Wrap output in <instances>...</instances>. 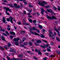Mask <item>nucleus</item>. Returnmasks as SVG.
<instances>
[{
  "instance_id": "f257e3e1",
  "label": "nucleus",
  "mask_w": 60,
  "mask_h": 60,
  "mask_svg": "<svg viewBox=\"0 0 60 60\" xmlns=\"http://www.w3.org/2000/svg\"><path fill=\"white\" fill-rule=\"evenodd\" d=\"M38 4H39V5H41V6H45L44 4H48L47 2L44 1H43L42 3L41 2H42V1L41 0H38Z\"/></svg>"
},
{
  "instance_id": "f03ea898",
  "label": "nucleus",
  "mask_w": 60,
  "mask_h": 60,
  "mask_svg": "<svg viewBox=\"0 0 60 60\" xmlns=\"http://www.w3.org/2000/svg\"><path fill=\"white\" fill-rule=\"evenodd\" d=\"M4 9H5L6 14L7 15H10L9 13L8 12V11H10L11 12H12V11H11V9H10L9 8H6V7H4Z\"/></svg>"
},
{
  "instance_id": "7ed1b4c3",
  "label": "nucleus",
  "mask_w": 60,
  "mask_h": 60,
  "mask_svg": "<svg viewBox=\"0 0 60 60\" xmlns=\"http://www.w3.org/2000/svg\"><path fill=\"white\" fill-rule=\"evenodd\" d=\"M46 17L49 20V19H57L56 18V17H54V16L52 15V17H49L48 15H46Z\"/></svg>"
},
{
  "instance_id": "20e7f679",
  "label": "nucleus",
  "mask_w": 60,
  "mask_h": 60,
  "mask_svg": "<svg viewBox=\"0 0 60 60\" xmlns=\"http://www.w3.org/2000/svg\"><path fill=\"white\" fill-rule=\"evenodd\" d=\"M46 11L47 12H49V13H50L52 15H53V13L54 15H55V13H54V12L53 10L50 8L47 9Z\"/></svg>"
},
{
  "instance_id": "39448f33",
  "label": "nucleus",
  "mask_w": 60,
  "mask_h": 60,
  "mask_svg": "<svg viewBox=\"0 0 60 60\" xmlns=\"http://www.w3.org/2000/svg\"><path fill=\"white\" fill-rule=\"evenodd\" d=\"M49 45L48 44H47L46 45H45L44 46H43L42 45H41L40 47L41 48H43V49H45L46 47H48V46H49Z\"/></svg>"
},
{
  "instance_id": "423d86ee",
  "label": "nucleus",
  "mask_w": 60,
  "mask_h": 60,
  "mask_svg": "<svg viewBox=\"0 0 60 60\" xmlns=\"http://www.w3.org/2000/svg\"><path fill=\"white\" fill-rule=\"evenodd\" d=\"M30 31L31 32V34H34L36 35H38V36H40V34H37V33L34 32L33 31H32L31 30H30Z\"/></svg>"
},
{
  "instance_id": "0eeeda50",
  "label": "nucleus",
  "mask_w": 60,
  "mask_h": 60,
  "mask_svg": "<svg viewBox=\"0 0 60 60\" xmlns=\"http://www.w3.org/2000/svg\"><path fill=\"white\" fill-rule=\"evenodd\" d=\"M41 12L42 15H44V9L43 8H41Z\"/></svg>"
},
{
  "instance_id": "6e6552de",
  "label": "nucleus",
  "mask_w": 60,
  "mask_h": 60,
  "mask_svg": "<svg viewBox=\"0 0 60 60\" xmlns=\"http://www.w3.org/2000/svg\"><path fill=\"white\" fill-rule=\"evenodd\" d=\"M19 40H20V38H15L14 39V41H19Z\"/></svg>"
},
{
  "instance_id": "1a4fd4ad",
  "label": "nucleus",
  "mask_w": 60,
  "mask_h": 60,
  "mask_svg": "<svg viewBox=\"0 0 60 60\" xmlns=\"http://www.w3.org/2000/svg\"><path fill=\"white\" fill-rule=\"evenodd\" d=\"M10 34H11V35H15L16 34H15V33L13 32L10 31Z\"/></svg>"
},
{
  "instance_id": "9d476101",
  "label": "nucleus",
  "mask_w": 60,
  "mask_h": 60,
  "mask_svg": "<svg viewBox=\"0 0 60 60\" xmlns=\"http://www.w3.org/2000/svg\"><path fill=\"white\" fill-rule=\"evenodd\" d=\"M9 18L10 19H11L10 21L11 22V23H12V24H13V22H12V20H13V18L11 16H10V17H9Z\"/></svg>"
},
{
  "instance_id": "9b49d317",
  "label": "nucleus",
  "mask_w": 60,
  "mask_h": 60,
  "mask_svg": "<svg viewBox=\"0 0 60 60\" xmlns=\"http://www.w3.org/2000/svg\"><path fill=\"white\" fill-rule=\"evenodd\" d=\"M3 22L4 23H5V21H6V20H5V17H3Z\"/></svg>"
},
{
  "instance_id": "f8f14e48",
  "label": "nucleus",
  "mask_w": 60,
  "mask_h": 60,
  "mask_svg": "<svg viewBox=\"0 0 60 60\" xmlns=\"http://www.w3.org/2000/svg\"><path fill=\"white\" fill-rule=\"evenodd\" d=\"M1 38L2 40H3V41H5L6 40L5 39V38H4V36H2L1 37Z\"/></svg>"
},
{
  "instance_id": "ddd939ff",
  "label": "nucleus",
  "mask_w": 60,
  "mask_h": 60,
  "mask_svg": "<svg viewBox=\"0 0 60 60\" xmlns=\"http://www.w3.org/2000/svg\"><path fill=\"white\" fill-rule=\"evenodd\" d=\"M55 29H54V30L55 31H56L57 33H58V34H59L60 33V32H59V31L56 28V27H55Z\"/></svg>"
},
{
  "instance_id": "4468645a",
  "label": "nucleus",
  "mask_w": 60,
  "mask_h": 60,
  "mask_svg": "<svg viewBox=\"0 0 60 60\" xmlns=\"http://www.w3.org/2000/svg\"><path fill=\"white\" fill-rule=\"evenodd\" d=\"M37 42L38 43H42V41L41 40H37Z\"/></svg>"
},
{
  "instance_id": "2eb2a0df",
  "label": "nucleus",
  "mask_w": 60,
  "mask_h": 60,
  "mask_svg": "<svg viewBox=\"0 0 60 60\" xmlns=\"http://www.w3.org/2000/svg\"><path fill=\"white\" fill-rule=\"evenodd\" d=\"M49 37H51V34H53V32H51V31H49Z\"/></svg>"
},
{
  "instance_id": "dca6fc26",
  "label": "nucleus",
  "mask_w": 60,
  "mask_h": 60,
  "mask_svg": "<svg viewBox=\"0 0 60 60\" xmlns=\"http://www.w3.org/2000/svg\"><path fill=\"white\" fill-rule=\"evenodd\" d=\"M10 52H15V51H14V49H11V48H10Z\"/></svg>"
},
{
  "instance_id": "f3484780",
  "label": "nucleus",
  "mask_w": 60,
  "mask_h": 60,
  "mask_svg": "<svg viewBox=\"0 0 60 60\" xmlns=\"http://www.w3.org/2000/svg\"><path fill=\"white\" fill-rule=\"evenodd\" d=\"M7 27H8V28H7V30H11V28H10V25H8L7 26Z\"/></svg>"
},
{
  "instance_id": "a211bd4d",
  "label": "nucleus",
  "mask_w": 60,
  "mask_h": 60,
  "mask_svg": "<svg viewBox=\"0 0 60 60\" xmlns=\"http://www.w3.org/2000/svg\"><path fill=\"white\" fill-rule=\"evenodd\" d=\"M40 36L41 38H45L44 36L43 35V34H41L40 35Z\"/></svg>"
},
{
  "instance_id": "6ab92c4d",
  "label": "nucleus",
  "mask_w": 60,
  "mask_h": 60,
  "mask_svg": "<svg viewBox=\"0 0 60 60\" xmlns=\"http://www.w3.org/2000/svg\"><path fill=\"white\" fill-rule=\"evenodd\" d=\"M8 6H10L11 7H12V8H13L14 7V6L12 5V4H8Z\"/></svg>"
},
{
  "instance_id": "aec40b11",
  "label": "nucleus",
  "mask_w": 60,
  "mask_h": 60,
  "mask_svg": "<svg viewBox=\"0 0 60 60\" xmlns=\"http://www.w3.org/2000/svg\"><path fill=\"white\" fill-rule=\"evenodd\" d=\"M45 8H51V6L49 5L48 6H45Z\"/></svg>"
},
{
  "instance_id": "412c9836",
  "label": "nucleus",
  "mask_w": 60,
  "mask_h": 60,
  "mask_svg": "<svg viewBox=\"0 0 60 60\" xmlns=\"http://www.w3.org/2000/svg\"><path fill=\"white\" fill-rule=\"evenodd\" d=\"M32 42H29V45L30 46H32Z\"/></svg>"
},
{
  "instance_id": "4be33fe9",
  "label": "nucleus",
  "mask_w": 60,
  "mask_h": 60,
  "mask_svg": "<svg viewBox=\"0 0 60 60\" xmlns=\"http://www.w3.org/2000/svg\"><path fill=\"white\" fill-rule=\"evenodd\" d=\"M35 45L36 46H40V44H37V43L36 42H35L34 43Z\"/></svg>"
},
{
  "instance_id": "5701e85b",
  "label": "nucleus",
  "mask_w": 60,
  "mask_h": 60,
  "mask_svg": "<svg viewBox=\"0 0 60 60\" xmlns=\"http://www.w3.org/2000/svg\"><path fill=\"white\" fill-rule=\"evenodd\" d=\"M18 42H18V41H16V42H15L14 43V44H15V45H17V46H19Z\"/></svg>"
},
{
  "instance_id": "b1692460",
  "label": "nucleus",
  "mask_w": 60,
  "mask_h": 60,
  "mask_svg": "<svg viewBox=\"0 0 60 60\" xmlns=\"http://www.w3.org/2000/svg\"><path fill=\"white\" fill-rule=\"evenodd\" d=\"M56 39L57 41H60V39H59V38L58 37H56Z\"/></svg>"
},
{
  "instance_id": "393cba45",
  "label": "nucleus",
  "mask_w": 60,
  "mask_h": 60,
  "mask_svg": "<svg viewBox=\"0 0 60 60\" xmlns=\"http://www.w3.org/2000/svg\"><path fill=\"white\" fill-rule=\"evenodd\" d=\"M29 21L30 22V23H32L33 22V20L31 19H29Z\"/></svg>"
},
{
  "instance_id": "a878e982",
  "label": "nucleus",
  "mask_w": 60,
  "mask_h": 60,
  "mask_svg": "<svg viewBox=\"0 0 60 60\" xmlns=\"http://www.w3.org/2000/svg\"><path fill=\"white\" fill-rule=\"evenodd\" d=\"M0 31H2V32H5V30L4 29H0Z\"/></svg>"
},
{
  "instance_id": "bb28decb",
  "label": "nucleus",
  "mask_w": 60,
  "mask_h": 60,
  "mask_svg": "<svg viewBox=\"0 0 60 60\" xmlns=\"http://www.w3.org/2000/svg\"><path fill=\"white\" fill-rule=\"evenodd\" d=\"M38 27H39L40 29H42L43 28L42 26L41 25H38Z\"/></svg>"
},
{
  "instance_id": "cd10ccee",
  "label": "nucleus",
  "mask_w": 60,
  "mask_h": 60,
  "mask_svg": "<svg viewBox=\"0 0 60 60\" xmlns=\"http://www.w3.org/2000/svg\"><path fill=\"white\" fill-rule=\"evenodd\" d=\"M32 29L34 31H36L37 29V28H35V27H32Z\"/></svg>"
},
{
  "instance_id": "c85d7f7f",
  "label": "nucleus",
  "mask_w": 60,
  "mask_h": 60,
  "mask_svg": "<svg viewBox=\"0 0 60 60\" xmlns=\"http://www.w3.org/2000/svg\"><path fill=\"white\" fill-rule=\"evenodd\" d=\"M53 9L55 11H56V10H57V8L55 6H54L53 7Z\"/></svg>"
},
{
  "instance_id": "c756f323",
  "label": "nucleus",
  "mask_w": 60,
  "mask_h": 60,
  "mask_svg": "<svg viewBox=\"0 0 60 60\" xmlns=\"http://www.w3.org/2000/svg\"><path fill=\"white\" fill-rule=\"evenodd\" d=\"M0 49H1V50L2 51V50L3 51H4V48L1 47V46H0Z\"/></svg>"
},
{
  "instance_id": "7c9ffc66",
  "label": "nucleus",
  "mask_w": 60,
  "mask_h": 60,
  "mask_svg": "<svg viewBox=\"0 0 60 60\" xmlns=\"http://www.w3.org/2000/svg\"><path fill=\"white\" fill-rule=\"evenodd\" d=\"M38 52V54L40 55L42 54V53H41V52L40 51V50H39V51Z\"/></svg>"
},
{
  "instance_id": "2f4dec72",
  "label": "nucleus",
  "mask_w": 60,
  "mask_h": 60,
  "mask_svg": "<svg viewBox=\"0 0 60 60\" xmlns=\"http://www.w3.org/2000/svg\"><path fill=\"white\" fill-rule=\"evenodd\" d=\"M50 57H51L52 58L53 57H55V55H50Z\"/></svg>"
},
{
  "instance_id": "473e14b6",
  "label": "nucleus",
  "mask_w": 60,
  "mask_h": 60,
  "mask_svg": "<svg viewBox=\"0 0 60 60\" xmlns=\"http://www.w3.org/2000/svg\"><path fill=\"white\" fill-rule=\"evenodd\" d=\"M17 23L19 25H21V23L19 21L18 22H17Z\"/></svg>"
},
{
  "instance_id": "72a5a7b5",
  "label": "nucleus",
  "mask_w": 60,
  "mask_h": 60,
  "mask_svg": "<svg viewBox=\"0 0 60 60\" xmlns=\"http://www.w3.org/2000/svg\"><path fill=\"white\" fill-rule=\"evenodd\" d=\"M28 42H25L24 43V44L25 45H27V44H28Z\"/></svg>"
},
{
  "instance_id": "f704fd0d",
  "label": "nucleus",
  "mask_w": 60,
  "mask_h": 60,
  "mask_svg": "<svg viewBox=\"0 0 60 60\" xmlns=\"http://www.w3.org/2000/svg\"><path fill=\"white\" fill-rule=\"evenodd\" d=\"M45 54L46 56H49V53L47 52H45Z\"/></svg>"
},
{
  "instance_id": "c9c22d12",
  "label": "nucleus",
  "mask_w": 60,
  "mask_h": 60,
  "mask_svg": "<svg viewBox=\"0 0 60 60\" xmlns=\"http://www.w3.org/2000/svg\"><path fill=\"white\" fill-rule=\"evenodd\" d=\"M33 58L34 59H35V60H38V58H37V57H36L35 56H34L33 57Z\"/></svg>"
},
{
  "instance_id": "e433bc0d",
  "label": "nucleus",
  "mask_w": 60,
  "mask_h": 60,
  "mask_svg": "<svg viewBox=\"0 0 60 60\" xmlns=\"http://www.w3.org/2000/svg\"><path fill=\"white\" fill-rule=\"evenodd\" d=\"M14 6L15 7V8H16L18 5L16 4H14Z\"/></svg>"
},
{
  "instance_id": "4c0bfd02",
  "label": "nucleus",
  "mask_w": 60,
  "mask_h": 60,
  "mask_svg": "<svg viewBox=\"0 0 60 60\" xmlns=\"http://www.w3.org/2000/svg\"><path fill=\"white\" fill-rule=\"evenodd\" d=\"M8 46H5L4 47V48L5 49H9V48L8 47Z\"/></svg>"
},
{
  "instance_id": "58836bf2",
  "label": "nucleus",
  "mask_w": 60,
  "mask_h": 60,
  "mask_svg": "<svg viewBox=\"0 0 60 60\" xmlns=\"http://www.w3.org/2000/svg\"><path fill=\"white\" fill-rule=\"evenodd\" d=\"M22 24H23V25H28V26H29V24L28 23H22Z\"/></svg>"
},
{
  "instance_id": "ea45409f",
  "label": "nucleus",
  "mask_w": 60,
  "mask_h": 60,
  "mask_svg": "<svg viewBox=\"0 0 60 60\" xmlns=\"http://www.w3.org/2000/svg\"><path fill=\"white\" fill-rule=\"evenodd\" d=\"M11 43H8V47H11Z\"/></svg>"
},
{
  "instance_id": "a19ab883",
  "label": "nucleus",
  "mask_w": 60,
  "mask_h": 60,
  "mask_svg": "<svg viewBox=\"0 0 60 60\" xmlns=\"http://www.w3.org/2000/svg\"><path fill=\"white\" fill-rule=\"evenodd\" d=\"M48 59V58L47 57H45V58H43V59L44 60H47Z\"/></svg>"
},
{
  "instance_id": "79ce46f5",
  "label": "nucleus",
  "mask_w": 60,
  "mask_h": 60,
  "mask_svg": "<svg viewBox=\"0 0 60 60\" xmlns=\"http://www.w3.org/2000/svg\"><path fill=\"white\" fill-rule=\"evenodd\" d=\"M7 58L8 59V60H11V58L9 57L8 56H7Z\"/></svg>"
},
{
  "instance_id": "37998d69",
  "label": "nucleus",
  "mask_w": 60,
  "mask_h": 60,
  "mask_svg": "<svg viewBox=\"0 0 60 60\" xmlns=\"http://www.w3.org/2000/svg\"><path fill=\"white\" fill-rule=\"evenodd\" d=\"M23 3H24V5H26V4H27V2H26L25 1H23Z\"/></svg>"
},
{
  "instance_id": "c03bdc74",
  "label": "nucleus",
  "mask_w": 60,
  "mask_h": 60,
  "mask_svg": "<svg viewBox=\"0 0 60 60\" xmlns=\"http://www.w3.org/2000/svg\"><path fill=\"white\" fill-rule=\"evenodd\" d=\"M57 7H58V11H60V7L58 6H57Z\"/></svg>"
},
{
  "instance_id": "a18cd8bd",
  "label": "nucleus",
  "mask_w": 60,
  "mask_h": 60,
  "mask_svg": "<svg viewBox=\"0 0 60 60\" xmlns=\"http://www.w3.org/2000/svg\"><path fill=\"white\" fill-rule=\"evenodd\" d=\"M36 31L38 33H40V31L39 30L37 29L36 30Z\"/></svg>"
},
{
  "instance_id": "49530a36",
  "label": "nucleus",
  "mask_w": 60,
  "mask_h": 60,
  "mask_svg": "<svg viewBox=\"0 0 60 60\" xmlns=\"http://www.w3.org/2000/svg\"><path fill=\"white\" fill-rule=\"evenodd\" d=\"M3 35H4L5 36H8L5 33H3Z\"/></svg>"
},
{
  "instance_id": "de8ad7c7",
  "label": "nucleus",
  "mask_w": 60,
  "mask_h": 60,
  "mask_svg": "<svg viewBox=\"0 0 60 60\" xmlns=\"http://www.w3.org/2000/svg\"><path fill=\"white\" fill-rule=\"evenodd\" d=\"M52 39H55V36L54 35H52Z\"/></svg>"
},
{
  "instance_id": "09e8293b",
  "label": "nucleus",
  "mask_w": 60,
  "mask_h": 60,
  "mask_svg": "<svg viewBox=\"0 0 60 60\" xmlns=\"http://www.w3.org/2000/svg\"><path fill=\"white\" fill-rule=\"evenodd\" d=\"M13 37H14V36H13L11 35L10 36V38L11 39L13 38Z\"/></svg>"
},
{
  "instance_id": "8fccbe9b",
  "label": "nucleus",
  "mask_w": 60,
  "mask_h": 60,
  "mask_svg": "<svg viewBox=\"0 0 60 60\" xmlns=\"http://www.w3.org/2000/svg\"><path fill=\"white\" fill-rule=\"evenodd\" d=\"M57 54H59V55H60V51L58 50L57 51Z\"/></svg>"
},
{
  "instance_id": "3c124183",
  "label": "nucleus",
  "mask_w": 60,
  "mask_h": 60,
  "mask_svg": "<svg viewBox=\"0 0 60 60\" xmlns=\"http://www.w3.org/2000/svg\"><path fill=\"white\" fill-rule=\"evenodd\" d=\"M47 51L49 52H51V51L50 50V49H49V48L47 49Z\"/></svg>"
},
{
  "instance_id": "603ef678",
  "label": "nucleus",
  "mask_w": 60,
  "mask_h": 60,
  "mask_svg": "<svg viewBox=\"0 0 60 60\" xmlns=\"http://www.w3.org/2000/svg\"><path fill=\"white\" fill-rule=\"evenodd\" d=\"M7 20L8 21H11V20L9 18H7Z\"/></svg>"
},
{
  "instance_id": "864d4df0",
  "label": "nucleus",
  "mask_w": 60,
  "mask_h": 60,
  "mask_svg": "<svg viewBox=\"0 0 60 60\" xmlns=\"http://www.w3.org/2000/svg\"><path fill=\"white\" fill-rule=\"evenodd\" d=\"M20 8V6L19 5H18V6H17L16 8Z\"/></svg>"
},
{
  "instance_id": "5fc2aeb1",
  "label": "nucleus",
  "mask_w": 60,
  "mask_h": 60,
  "mask_svg": "<svg viewBox=\"0 0 60 60\" xmlns=\"http://www.w3.org/2000/svg\"><path fill=\"white\" fill-rule=\"evenodd\" d=\"M19 57H20V58H22V55H19Z\"/></svg>"
},
{
  "instance_id": "6e6d98bb",
  "label": "nucleus",
  "mask_w": 60,
  "mask_h": 60,
  "mask_svg": "<svg viewBox=\"0 0 60 60\" xmlns=\"http://www.w3.org/2000/svg\"><path fill=\"white\" fill-rule=\"evenodd\" d=\"M39 50H38L37 49H35V51H36V52H39Z\"/></svg>"
},
{
  "instance_id": "4d7b16f0",
  "label": "nucleus",
  "mask_w": 60,
  "mask_h": 60,
  "mask_svg": "<svg viewBox=\"0 0 60 60\" xmlns=\"http://www.w3.org/2000/svg\"><path fill=\"white\" fill-rule=\"evenodd\" d=\"M20 46V47H25V45H21Z\"/></svg>"
},
{
  "instance_id": "13d9d810",
  "label": "nucleus",
  "mask_w": 60,
  "mask_h": 60,
  "mask_svg": "<svg viewBox=\"0 0 60 60\" xmlns=\"http://www.w3.org/2000/svg\"><path fill=\"white\" fill-rule=\"evenodd\" d=\"M10 60H16V58H13L10 59Z\"/></svg>"
},
{
  "instance_id": "bf43d9fd",
  "label": "nucleus",
  "mask_w": 60,
  "mask_h": 60,
  "mask_svg": "<svg viewBox=\"0 0 60 60\" xmlns=\"http://www.w3.org/2000/svg\"><path fill=\"white\" fill-rule=\"evenodd\" d=\"M6 34H7L8 35H9V33L7 31H6Z\"/></svg>"
},
{
  "instance_id": "052dcab7",
  "label": "nucleus",
  "mask_w": 60,
  "mask_h": 60,
  "mask_svg": "<svg viewBox=\"0 0 60 60\" xmlns=\"http://www.w3.org/2000/svg\"><path fill=\"white\" fill-rule=\"evenodd\" d=\"M36 22V21L35 20H34L33 21V23H35Z\"/></svg>"
},
{
  "instance_id": "680f3d73",
  "label": "nucleus",
  "mask_w": 60,
  "mask_h": 60,
  "mask_svg": "<svg viewBox=\"0 0 60 60\" xmlns=\"http://www.w3.org/2000/svg\"><path fill=\"white\" fill-rule=\"evenodd\" d=\"M22 22H24V23H25V22H26V21H25V19H23L22 21Z\"/></svg>"
},
{
  "instance_id": "e2e57ef3",
  "label": "nucleus",
  "mask_w": 60,
  "mask_h": 60,
  "mask_svg": "<svg viewBox=\"0 0 60 60\" xmlns=\"http://www.w3.org/2000/svg\"><path fill=\"white\" fill-rule=\"evenodd\" d=\"M28 11L29 12H32V11L31 10H28Z\"/></svg>"
},
{
  "instance_id": "0e129e2a",
  "label": "nucleus",
  "mask_w": 60,
  "mask_h": 60,
  "mask_svg": "<svg viewBox=\"0 0 60 60\" xmlns=\"http://www.w3.org/2000/svg\"><path fill=\"white\" fill-rule=\"evenodd\" d=\"M32 14L34 16H35V15H36V14H35V13H33V14Z\"/></svg>"
},
{
  "instance_id": "69168bd1",
  "label": "nucleus",
  "mask_w": 60,
  "mask_h": 60,
  "mask_svg": "<svg viewBox=\"0 0 60 60\" xmlns=\"http://www.w3.org/2000/svg\"><path fill=\"white\" fill-rule=\"evenodd\" d=\"M36 14H37V16H39V15H40V14H39L38 13H37Z\"/></svg>"
},
{
  "instance_id": "338daca9",
  "label": "nucleus",
  "mask_w": 60,
  "mask_h": 60,
  "mask_svg": "<svg viewBox=\"0 0 60 60\" xmlns=\"http://www.w3.org/2000/svg\"><path fill=\"white\" fill-rule=\"evenodd\" d=\"M42 31L43 32H45V30L44 29H43L42 30Z\"/></svg>"
},
{
  "instance_id": "774afa93",
  "label": "nucleus",
  "mask_w": 60,
  "mask_h": 60,
  "mask_svg": "<svg viewBox=\"0 0 60 60\" xmlns=\"http://www.w3.org/2000/svg\"><path fill=\"white\" fill-rule=\"evenodd\" d=\"M31 41L32 42H34V39H32L31 40Z\"/></svg>"
}]
</instances>
